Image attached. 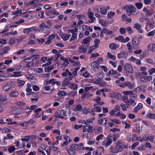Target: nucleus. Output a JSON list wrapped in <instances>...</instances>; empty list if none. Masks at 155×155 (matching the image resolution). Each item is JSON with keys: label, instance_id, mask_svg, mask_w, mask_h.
I'll return each instance as SVG.
<instances>
[{"label": "nucleus", "instance_id": "obj_1", "mask_svg": "<svg viewBox=\"0 0 155 155\" xmlns=\"http://www.w3.org/2000/svg\"><path fill=\"white\" fill-rule=\"evenodd\" d=\"M126 12L128 15L130 16L131 15H136L138 12L135 7L132 5H128L125 7Z\"/></svg>", "mask_w": 155, "mask_h": 155}, {"label": "nucleus", "instance_id": "obj_2", "mask_svg": "<svg viewBox=\"0 0 155 155\" xmlns=\"http://www.w3.org/2000/svg\"><path fill=\"white\" fill-rule=\"evenodd\" d=\"M67 116V113L64 110L61 111L59 110L58 111L56 112L54 114L55 117L61 119H64V116Z\"/></svg>", "mask_w": 155, "mask_h": 155}, {"label": "nucleus", "instance_id": "obj_3", "mask_svg": "<svg viewBox=\"0 0 155 155\" xmlns=\"http://www.w3.org/2000/svg\"><path fill=\"white\" fill-rule=\"evenodd\" d=\"M124 144V142H122L118 141L117 142L114 147L117 153L123 150Z\"/></svg>", "mask_w": 155, "mask_h": 155}, {"label": "nucleus", "instance_id": "obj_4", "mask_svg": "<svg viewBox=\"0 0 155 155\" xmlns=\"http://www.w3.org/2000/svg\"><path fill=\"white\" fill-rule=\"evenodd\" d=\"M39 31L41 32H45L49 30V27L44 22L42 23L39 26Z\"/></svg>", "mask_w": 155, "mask_h": 155}, {"label": "nucleus", "instance_id": "obj_5", "mask_svg": "<svg viewBox=\"0 0 155 155\" xmlns=\"http://www.w3.org/2000/svg\"><path fill=\"white\" fill-rule=\"evenodd\" d=\"M140 42V40L138 38L135 37L133 38L132 41L133 48L135 49H138L139 48Z\"/></svg>", "mask_w": 155, "mask_h": 155}, {"label": "nucleus", "instance_id": "obj_6", "mask_svg": "<svg viewBox=\"0 0 155 155\" xmlns=\"http://www.w3.org/2000/svg\"><path fill=\"white\" fill-rule=\"evenodd\" d=\"M124 67L125 70L127 72L130 73H132L133 72L132 67L129 64H126L124 65Z\"/></svg>", "mask_w": 155, "mask_h": 155}, {"label": "nucleus", "instance_id": "obj_7", "mask_svg": "<svg viewBox=\"0 0 155 155\" xmlns=\"http://www.w3.org/2000/svg\"><path fill=\"white\" fill-rule=\"evenodd\" d=\"M92 129V127L91 125L88 124H86V125L83 126V132H89V130H91Z\"/></svg>", "mask_w": 155, "mask_h": 155}, {"label": "nucleus", "instance_id": "obj_8", "mask_svg": "<svg viewBox=\"0 0 155 155\" xmlns=\"http://www.w3.org/2000/svg\"><path fill=\"white\" fill-rule=\"evenodd\" d=\"M15 82H11L7 84L4 86L3 87V89L5 91H7L9 90L11 88H12V85L14 84Z\"/></svg>", "mask_w": 155, "mask_h": 155}, {"label": "nucleus", "instance_id": "obj_9", "mask_svg": "<svg viewBox=\"0 0 155 155\" xmlns=\"http://www.w3.org/2000/svg\"><path fill=\"white\" fill-rule=\"evenodd\" d=\"M112 134H110L107 137L106 139L107 140L105 144V146L106 147L108 146L112 143Z\"/></svg>", "mask_w": 155, "mask_h": 155}, {"label": "nucleus", "instance_id": "obj_10", "mask_svg": "<svg viewBox=\"0 0 155 155\" xmlns=\"http://www.w3.org/2000/svg\"><path fill=\"white\" fill-rule=\"evenodd\" d=\"M152 79V78L151 76L141 77L140 78V81L143 82L150 81Z\"/></svg>", "mask_w": 155, "mask_h": 155}, {"label": "nucleus", "instance_id": "obj_11", "mask_svg": "<svg viewBox=\"0 0 155 155\" xmlns=\"http://www.w3.org/2000/svg\"><path fill=\"white\" fill-rule=\"evenodd\" d=\"M7 102L6 97L5 96L0 95V104H5Z\"/></svg>", "mask_w": 155, "mask_h": 155}, {"label": "nucleus", "instance_id": "obj_12", "mask_svg": "<svg viewBox=\"0 0 155 155\" xmlns=\"http://www.w3.org/2000/svg\"><path fill=\"white\" fill-rule=\"evenodd\" d=\"M10 49V48L8 46H5L2 48L1 52H0V54L2 55L3 54H5L8 53V51Z\"/></svg>", "mask_w": 155, "mask_h": 155}, {"label": "nucleus", "instance_id": "obj_13", "mask_svg": "<svg viewBox=\"0 0 155 155\" xmlns=\"http://www.w3.org/2000/svg\"><path fill=\"white\" fill-rule=\"evenodd\" d=\"M127 56V54L124 51H122L117 55V57L118 58H126Z\"/></svg>", "mask_w": 155, "mask_h": 155}, {"label": "nucleus", "instance_id": "obj_14", "mask_svg": "<svg viewBox=\"0 0 155 155\" xmlns=\"http://www.w3.org/2000/svg\"><path fill=\"white\" fill-rule=\"evenodd\" d=\"M101 13L103 15H106L107 13L106 7L102 6L100 7Z\"/></svg>", "mask_w": 155, "mask_h": 155}, {"label": "nucleus", "instance_id": "obj_15", "mask_svg": "<svg viewBox=\"0 0 155 155\" xmlns=\"http://www.w3.org/2000/svg\"><path fill=\"white\" fill-rule=\"evenodd\" d=\"M142 107V104L141 103H139L137 106L135 107L133 110L134 112L137 113L138 110L140 109Z\"/></svg>", "mask_w": 155, "mask_h": 155}, {"label": "nucleus", "instance_id": "obj_16", "mask_svg": "<svg viewBox=\"0 0 155 155\" xmlns=\"http://www.w3.org/2000/svg\"><path fill=\"white\" fill-rule=\"evenodd\" d=\"M70 148L71 149L76 150H78L81 149V148L78 147V145L77 144L71 145Z\"/></svg>", "mask_w": 155, "mask_h": 155}, {"label": "nucleus", "instance_id": "obj_17", "mask_svg": "<svg viewBox=\"0 0 155 155\" xmlns=\"http://www.w3.org/2000/svg\"><path fill=\"white\" fill-rule=\"evenodd\" d=\"M84 45L80 46L79 47V50L78 51L80 52H83L84 54H85L87 51V49L86 48L84 47Z\"/></svg>", "mask_w": 155, "mask_h": 155}, {"label": "nucleus", "instance_id": "obj_18", "mask_svg": "<svg viewBox=\"0 0 155 155\" xmlns=\"http://www.w3.org/2000/svg\"><path fill=\"white\" fill-rule=\"evenodd\" d=\"M91 40L92 39L91 38V37H87L83 39V42L82 43L84 44H89Z\"/></svg>", "mask_w": 155, "mask_h": 155}, {"label": "nucleus", "instance_id": "obj_19", "mask_svg": "<svg viewBox=\"0 0 155 155\" xmlns=\"http://www.w3.org/2000/svg\"><path fill=\"white\" fill-rule=\"evenodd\" d=\"M129 60L133 61V62L137 64H140V61L138 59L135 58L133 56H131L129 59Z\"/></svg>", "mask_w": 155, "mask_h": 155}, {"label": "nucleus", "instance_id": "obj_20", "mask_svg": "<svg viewBox=\"0 0 155 155\" xmlns=\"http://www.w3.org/2000/svg\"><path fill=\"white\" fill-rule=\"evenodd\" d=\"M109 47L111 49L113 50H116L119 47L118 45L114 43H112L110 44Z\"/></svg>", "mask_w": 155, "mask_h": 155}, {"label": "nucleus", "instance_id": "obj_21", "mask_svg": "<svg viewBox=\"0 0 155 155\" xmlns=\"http://www.w3.org/2000/svg\"><path fill=\"white\" fill-rule=\"evenodd\" d=\"M146 118L149 119H155V114L148 113L146 115Z\"/></svg>", "mask_w": 155, "mask_h": 155}, {"label": "nucleus", "instance_id": "obj_22", "mask_svg": "<svg viewBox=\"0 0 155 155\" xmlns=\"http://www.w3.org/2000/svg\"><path fill=\"white\" fill-rule=\"evenodd\" d=\"M69 87L72 90H76L78 89V85L77 84L71 83Z\"/></svg>", "mask_w": 155, "mask_h": 155}, {"label": "nucleus", "instance_id": "obj_23", "mask_svg": "<svg viewBox=\"0 0 155 155\" xmlns=\"http://www.w3.org/2000/svg\"><path fill=\"white\" fill-rule=\"evenodd\" d=\"M70 37V36H69L68 35H67L66 34H63L61 36V37L62 38V39L64 40V41H67L68 39Z\"/></svg>", "mask_w": 155, "mask_h": 155}, {"label": "nucleus", "instance_id": "obj_24", "mask_svg": "<svg viewBox=\"0 0 155 155\" xmlns=\"http://www.w3.org/2000/svg\"><path fill=\"white\" fill-rule=\"evenodd\" d=\"M91 66L92 67H93L94 68H95L97 69L99 68V65L98 64L97 62L96 61H94L91 64Z\"/></svg>", "mask_w": 155, "mask_h": 155}, {"label": "nucleus", "instance_id": "obj_25", "mask_svg": "<svg viewBox=\"0 0 155 155\" xmlns=\"http://www.w3.org/2000/svg\"><path fill=\"white\" fill-rule=\"evenodd\" d=\"M127 103L128 104L131 105L133 106H134L136 104V102L132 98L130 99Z\"/></svg>", "mask_w": 155, "mask_h": 155}, {"label": "nucleus", "instance_id": "obj_26", "mask_svg": "<svg viewBox=\"0 0 155 155\" xmlns=\"http://www.w3.org/2000/svg\"><path fill=\"white\" fill-rule=\"evenodd\" d=\"M18 95V93L17 91H15L12 92L10 93V96L14 97H17Z\"/></svg>", "mask_w": 155, "mask_h": 155}, {"label": "nucleus", "instance_id": "obj_27", "mask_svg": "<svg viewBox=\"0 0 155 155\" xmlns=\"http://www.w3.org/2000/svg\"><path fill=\"white\" fill-rule=\"evenodd\" d=\"M58 95L59 97L60 96H64L67 95V93L64 91H60L58 92Z\"/></svg>", "mask_w": 155, "mask_h": 155}, {"label": "nucleus", "instance_id": "obj_28", "mask_svg": "<svg viewBox=\"0 0 155 155\" xmlns=\"http://www.w3.org/2000/svg\"><path fill=\"white\" fill-rule=\"evenodd\" d=\"M100 40L99 39H95L94 40V46L97 48H98L99 47L98 44L100 43Z\"/></svg>", "mask_w": 155, "mask_h": 155}, {"label": "nucleus", "instance_id": "obj_29", "mask_svg": "<svg viewBox=\"0 0 155 155\" xmlns=\"http://www.w3.org/2000/svg\"><path fill=\"white\" fill-rule=\"evenodd\" d=\"M145 15L147 17H149L154 13V12L153 10H148L145 12Z\"/></svg>", "mask_w": 155, "mask_h": 155}, {"label": "nucleus", "instance_id": "obj_30", "mask_svg": "<svg viewBox=\"0 0 155 155\" xmlns=\"http://www.w3.org/2000/svg\"><path fill=\"white\" fill-rule=\"evenodd\" d=\"M21 13V10H19L15 12H12V14L13 15H15L14 16L15 18L17 16L20 15Z\"/></svg>", "mask_w": 155, "mask_h": 155}, {"label": "nucleus", "instance_id": "obj_31", "mask_svg": "<svg viewBox=\"0 0 155 155\" xmlns=\"http://www.w3.org/2000/svg\"><path fill=\"white\" fill-rule=\"evenodd\" d=\"M82 28V29H84V30H89V31L91 32H92L93 31V29L92 28H91L90 27L86 25H83Z\"/></svg>", "mask_w": 155, "mask_h": 155}, {"label": "nucleus", "instance_id": "obj_32", "mask_svg": "<svg viewBox=\"0 0 155 155\" xmlns=\"http://www.w3.org/2000/svg\"><path fill=\"white\" fill-rule=\"evenodd\" d=\"M54 69V67L53 66H51L45 68V71L46 72H49L52 70Z\"/></svg>", "mask_w": 155, "mask_h": 155}, {"label": "nucleus", "instance_id": "obj_33", "mask_svg": "<svg viewBox=\"0 0 155 155\" xmlns=\"http://www.w3.org/2000/svg\"><path fill=\"white\" fill-rule=\"evenodd\" d=\"M80 67H78L77 68H74V70L72 72V74L75 76H77V71L80 69Z\"/></svg>", "mask_w": 155, "mask_h": 155}, {"label": "nucleus", "instance_id": "obj_34", "mask_svg": "<svg viewBox=\"0 0 155 155\" xmlns=\"http://www.w3.org/2000/svg\"><path fill=\"white\" fill-rule=\"evenodd\" d=\"M14 74H12V77H18L21 75L20 74H21L22 72H13Z\"/></svg>", "mask_w": 155, "mask_h": 155}, {"label": "nucleus", "instance_id": "obj_35", "mask_svg": "<svg viewBox=\"0 0 155 155\" xmlns=\"http://www.w3.org/2000/svg\"><path fill=\"white\" fill-rule=\"evenodd\" d=\"M33 30V28H25L23 30V32L25 34H27L31 31Z\"/></svg>", "mask_w": 155, "mask_h": 155}, {"label": "nucleus", "instance_id": "obj_36", "mask_svg": "<svg viewBox=\"0 0 155 155\" xmlns=\"http://www.w3.org/2000/svg\"><path fill=\"white\" fill-rule=\"evenodd\" d=\"M135 5L137 8L139 9H140L143 6V4L141 3H136L135 4Z\"/></svg>", "mask_w": 155, "mask_h": 155}, {"label": "nucleus", "instance_id": "obj_37", "mask_svg": "<svg viewBox=\"0 0 155 155\" xmlns=\"http://www.w3.org/2000/svg\"><path fill=\"white\" fill-rule=\"evenodd\" d=\"M115 40H118V41L123 42L124 41V38L122 36H119L118 37H116L115 38Z\"/></svg>", "mask_w": 155, "mask_h": 155}, {"label": "nucleus", "instance_id": "obj_38", "mask_svg": "<svg viewBox=\"0 0 155 155\" xmlns=\"http://www.w3.org/2000/svg\"><path fill=\"white\" fill-rule=\"evenodd\" d=\"M15 150V148L14 146H12L8 148V151L11 153L14 151Z\"/></svg>", "mask_w": 155, "mask_h": 155}, {"label": "nucleus", "instance_id": "obj_39", "mask_svg": "<svg viewBox=\"0 0 155 155\" xmlns=\"http://www.w3.org/2000/svg\"><path fill=\"white\" fill-rule=\"evenodd\" d=\"M134 27L136 28L137 30H139L141 28V26L139 25V23H137L135 24L134 25Z\"/></svg>", "mask_w": 155, "mask_h": 155}, {"label": "nucleus", "instance_id": "obj_40", "mask_svg": "<svg viewBox=\"0 0 155 155\" xmlns=\"http://www.w3.org/2000/svg\"><path fill=\"white\" fill-rule=\"evenodd\" d=\"M77 34L76 33H74L72 34V35L70 39V41H71L72 40L76 39L77 37Z\"/></svg>", "mask_w": 155, "mask_h": 155}, {"label": "nucleus", "instance_id": "obj_41", "mask_svg": "<svg viewBox=\"0 0 155 155\" xmlns=\"http://www.w3.org/2000/svg\"><path fill=\"white\" fill-rule=\"evenodd\" d=\"M97 48H96L94 45H92L89 48L88 51V53L89 54H91L92 52L94 49H95Z\"/></svg>", "mask_w": 155, "mask_h": 155}, {"label": "nucleus", "instance_id": "obj_42", "mask_svg": "<svg viewBox=\"0 0 155 155\" xmlns=\"http://www.w3.org/2000/svg\"><path fill=\"white\" fill-rule=\"evenodd\" d=\"M122 99L124 103L127 104L129 101L128 97L126 95H124Z\"/></svg>", "mask_w": 155, "mask_h": 155}, {"label": "nucleus", "instance_id": "obj_43", "mask_svg": "<svg viewBox=\"0 0 155 155\" xmlns=\"http://www.w3.org/2000/svg\"><path fill=\"white\" fill-rule=\"evenodd\" d=\"M126 87L127 86L130 89H131L134 87L131 83L130 82H126Z\"/></svg>", "mask_w": 155, "mask_h": 155}, {"label": "nucleus", "instance_id": "obj_44", "mask_svg": "<svg viewBox=\"0 0 155 155\" xmlns=\"http://www.w3.org/2000/svg\"><path fill=\"white\" fill-rule=\"evenodd\" d=\"M110 152L112 153H117L115 147H113L112 146H111L109 149Z\"/></svg>", "mask_w": 155, "mask_h": 155}, {"label": "nucleus", "instance_id": "obj_45", "mask_svg": "<svg viewBox=\"0 0 155 155\" xmlns=\"http://www.w3.org/2000/svg\"><path fill=\"white\" fill-rule=\"evenodd\" d=\"M117 72V71H116L114 70L113 69H112L107 74L108 75H114L116 74Z\"/></svg>", "mask_w": 155, "mask_h": 155}, {"label": "nucleus", "instance_id": "obj_46", "mask_svg": "<svg viewBox=\"0 0 155 155\" xmlns=\"http://www.w3.org/2000/svg\"><path fill=\"white\" fill-rule=\"evenodd\" d=\"M88 18L90 19L88 21L87 23H92L94 22V21L95 20V17H88Z\"/></svg>", "mask_w": 155, "mask_h": 155}, {"label": "nucleus", "instance_id": "obj_47", "mask_svg": "<svg viewBox=\"0 0 155 155\" xmlns=\"http://www.w3.org/2000/svg\"><path fill=\"white\" fill-rule=\"evenodd\" d=\"M155 33V29L153 30L152 31H151L149 33H147V36H153Z\"/></svg>", "mask_w": 155, "mask_h": 155}, {"label": "nucleus", "instance_id": "obj_48", "mask_svg": "<svg viewBox=\"0 0 155 155\" xmlns=\"http://www.w3.org/2000/svg\"><path fill=\"white\" fill-rule=\"evenodd\" d=\"M120 32L121 34H124L126 32V29L124 28H121L119 29Z\"/></svg>", "mask_w": 155, "mask_h": 155}, {"label": "nucleus", "instance_id": "obj_49", "mask_svg": "<svg viewBox=\"0 0 155 155\" xmlns=\"http://www.w3.org/2000/svg\"><path fill=\"white\" fill-rule=\"evenodd\" d=\"M127 32L129 34H130L133 32V31L132 30V28L130 27H128L126 28Z\"/></svg>", "mask_w": 155, "mask_h": 155}, {"label": "nucleus", "instance_id": "obj_50", "mask_svg": "<svg viewBox=\"0 0 155 155\" xmlns=\"http://www.w3.org/2000/svg\"><path fill=\"white\" fill-rule=\"evenodd\" d=\"M51 13L52 15H58L59 13L55 10H52L51 11Z\"/></svg>", "mask_w": 155, "mask_h": 155}, {"label": "nucleus", "instance_id": "obj_51", "mask_svg": "<svg viewBox=\"0 0 155 155\" xmlns=\"http://www.w3.org/2000/svg\"><path fill=\"white\" fill-rule=\"evenodd\" d=\"M25 137H27L29 140L35 139L36 138L35 136L32 135L26 136H25Z\"/></svg>", "mask_w": 155, "mask_h": 155}, {"label": "nucleus", "instance_id": "obj_52", "mask_svg": "<svg viewBox=\"0 0 155 155\" xmlns=\"http://www.w3.org/2000/svg\"><path fill=\"white\" fill-rule=\"evenodd\" d=\"M35 122V121L32 119H30L29 121H25V124L27 125L28 124H32Z\"/></svg>", "mask_w": 155, "mask_h": 155}, {"label": "nucleus", "instance_id": "obj_53", "mask_svg": "<svg viewBox=\"0 0 155 155\" xmlns=\"http://www.w3.org/2000/svg\"><path fill=\"white\" fill-rule=\"evenodd\" d=\"M115 15V13L114 12H108L107 14V17L108 18H111L113 17Z\"/></svg>", "mask_w": 155, "mask_h": 155}, {"label": "nucleus", "instance_id": "obj_54", "mask_svg": "<svg viewBox=\"0 0 155 155\" xmlns=\"http://www.w3.org/2000/svg\"><path fill=\"white\" fill-rule=\"evenodd\" d=\"M83 113L85 114H87L90 112V110L89 108H87L84 107L83 108Z\"/></svg>", "mask_w": 155, "mask_h": 155}, {"label": "nucleus", "instance_id": "obj_55", "mask_svg": "<svg viewBox=\"0 0 155 155\" xmlns=\"http://www.w3.org/2000/svg\"><path fill=\"white\" fill-rule=\"evenodd\" d=\"M67 151L70 155H74L75 152L74 150L69 149H67Z\"/></svg>", "mask_w": 155, "mask_h": 155}, {"label": "nucleus", "instance_id": "obj_56", "mask_svg": "<svg viewBox=\"0 0 155 155\" xmlns=\"http://www.w3.org/2000/svg\"><path fill=\"white\" fill-rule=\"evenodd\" d=\"M127 49L129 50H131L133 48V46H132L130 42L127 43Z\"/></svg>", "mask_w": 155, "mask_h": 155}, {"label": "nucleus", "instance_id": "obj_57", "mask_svg": "<svg viewBox=\"0 0 155 155\" xmlns=\"http://www.w3.org/2000/svg\"><path fill=\"white\" fill-rule=\"evenodd\" d=\"M11 130L8 128H4L2 129V132L3 133H9L11 132Z\"/></svg>", "mask_w": 155, "mask_h": 155}, {"label": "nucleus", "instance_id": "obj_58", "mask_svg": "<svg viewBox=\"0 0 155 155\" xmlns=\"http://www.w3.org/2000/svg\"><path fill=\"white\" fill-rule=\"evenodd\" d=\"M94 111H97L98 112H100L101 111V108L98 107H96L94 108L93 109L92 111H93L94 110Z\"/></svg>", "mask_w": 155, "mask_h": 155}, {"label": "nucleus", "instance_id": "obj_59", "mask_svg": "<svg viewBox=\"0 0 155 155\" xmlns=\"http://www.w3.org/2000/svg\"><path fill=\"white\" fill-rule=\"evenodd\" d=\"M32 88L33 90L35 91H39V87L38 86L36 85H34L32 86Z\"/></svg>", "mask_w": 155, "mask_h": 155}, {"label": "nucleus", "instance_id": "obj_60", "mask_svg": "<svg viewBox=\"0 0 155 155\" xmlns=\"http://www.w3.org/2000/svg\"><path fill=\"white\" fill-rule=\"evenodd\" d=\"M17 82L18 83L19 85L20 86H22L25 83V82L24 81L19 80H18Z\"/></svg>", "mask_w": 155, "mask_h": 155}, {"label": "nucleus", "instance_id": "obj_61", "mask_svg": "<svg viewBox=\"0 0 155 155\" xmlns=\"http://www.w3.org/2000/svg\"><path fill=\"white\" fill-rule=\"evenodd\" d=\"M24 22V21L23 19H21L18 21H15L14 22L15 24L19 25Z\"/></svg>", "mask_w": 155, "mask_h": 155}, {"label": "nucleus", "instance_id": "obj_62", "mask_svg": "<svg viewBox=\"0 0 155 155\" xmlns=\"http://www.w3.org/2000/svg\"><path fill=\"white\" fill-rule=\"evenodd\" d=\"M107 55L110 58L113 59H115L116 58V57L115 56L111 54L110 52H108L107 53Z\"/></svg>", "mask_w": 155, "mask_h": 155}, {"label": "nucleus", "instance_id": "obj_63", "mask_svg": "<svg viewBox=\"0 0 155 155\" xmlns=\"http://www.w3.org/2000/svg\"><path fill=\"white\" fill-rule=\"evenodd\" d=\"M94 129L96 130V131L101 132L102 130V128L99 126H97Z\"/></svg>", "mask_w": 155, "mask_h": 155}, {"label": "nucleus", "instance_id": "obj_64", "mask_svg": "<svg viewBox=\"0 0 155 155\" xmlns=\"http://www.w3.org/2000/svg\"><path fill=\"white\" fill-rule=\"evenodd\" d=\"M112 140L114 141H116L118 137V135H116L115 134H113L112 135Z\"/></svg>", "mask_w": 155, "mask_h": 155}]
</instances>
